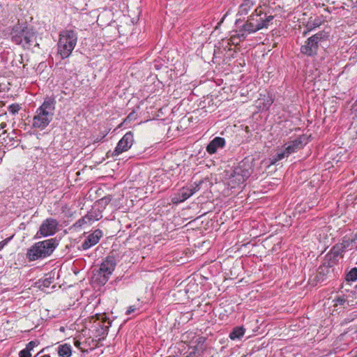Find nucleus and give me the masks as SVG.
<instances>
[{
	"label": "nucleus",
	"instance_id": "obj_9",
	"mask_svg": "<svg viewBox=\"0 0 357 357\" xmlns=\"http://www.w3.org/2000/svg\"><path fill=\"white\" fill-rule=\"evenodd\" d=\"M59 222L52 218L45 219L41 223L37 235L40 237H45L54 235L58 231Z\"/></svg>",
	"mask_w": 357,
	"mask_h": 357
},
{
	"label": "nucleus",
	"instance_id": "obj_16",
	"mask_svg": "<svg viewBox=\"0 0 357 357\" xmlns=\"http://www.w3.org/2000/svg\"><path fill=\"white\" fill-rule=\"evenodd\" d=\"M184 291L188 298H191L202 291V287L195 280H190Z\"/></svg>",
	"mask_w": 357,
	"mask_h": 357
},
{
	"label": "nucleus",
	"instance_id": "obj_4",
	"mask_svg": "<svg viewBox=\"0 0 357 357\" xmlns=\"http://www.w3.org/2000/svg\"><path fill=\"white\" fill-rule=\"evenodd\" d=\"M10 34L12 41L16 45H22L24 48H29L36 39L33 29L23 24L14 26Z\"/></svg>",
	"mask_w": 357,
	"mask_h": 357
},
{
	"label": "nucleus",
	"instance_id": "obj_13",
	"mask_svg": "<svg viewBox=\"0 0 357 357\" xmlns=\"http://www.w3.org/2000/svg\"><path fill=\"white\" fill-rule=\"evenodd\" d=\"M225 146V139L220 137H215L207 146V152L212 155L217 152L219 149H222Z\"/></svg>",
	"mask_w": 357,
	"mask_h": 357
},
{
	"label": "nucleus",
	"instance_id": "obj_3",
	"mask_svg": "<svg viewBox=\"0 0 357 357\" xmlns=\"http://www.w3.org/2000/svg\"><path fill=\"white\" fill-rule=\"evenodd\" d=\"M77 42V33L74 30L66 29L60 32L57 50L62 59L68 58L72 54Z\"/></svg>",
	"mask_w": 357,
	"mask_h": 357
},
{
	"label": "nucleus",
	"instance_id": "obj_36",
	"mask_svg": "<svg viewBox=\"0 0 357 357\" xmlns=\"http://www.w3.org/2000/svg\"><path fill=\"white\" fill-rule=\"evenodd\" d=\"M255 2H257V0H255Z\"/></svg>",
	"mask_w": 357,
	"mask_h": 357
},
{
	"label": "nucleus",
	"instance_id": "obj_25",
	"mask_svg": "<svg viewBox=\"0 0 357 357\" xmlns=\"http://www.w3.org/2000/svg\"><path fill=\"white\" fill-rule=\"evenodd\" d=\"M38 344V342H37V341H31L30 342H29L27 344L25 349H26L29 351H30L31 350H32Z\"/></svg>",
	"mask_w": 357,
	"mask_h": 357
},
{
	"label": "nucleus",
	"instance_id": "obj_1",
	"mask_svg": "<svg viewBox=\"0 0 357 357\" xmlns=\"http://www.w3.org/2000/svg\"><path fill=\"white\" fill-rule=\"evenodd\" d=\"M273 15H267L262 11L261 8H255V12L248 17L247 22L243 26V33L239 36L245 39L247 34L255 33L264 28H267L273 20Z\"/></svg>",
	"mask_w": 357,
	"mask_h": 357
},
{
	"label": "nucleus",
	"instance_id": "obj_20",
	"mask_svg": "<svg viewBox=\"0 0 357 357\" xmlns=\"http://www.w3.org/2000/svg\"><path fill=\"white\" fill-rule=\"evenodd\" d=\"M273 102V99L271 96H268L266 99L259 98L258 100V106L262 109H268Z\"/></svg>",
	"mask_w": 357,
	"mask_h": 357
},
{
	"label": "nucleus",
	"instance_id": "obj_23",
	"mask_svg": "<svg viewBox=\"0 0 357 357\" xmlns=\"http://www.w3.org/2000/svg\"><path fill=\"white\" fill-rule=\"evenodd\" d=\"M112 200V198L110 196L105 197L100 199H99L97 203L98 205H100L101 206H106Z\"/></svg>",
	"mask_w": 357,
	"mask_h": 357
},
{
	"label": "nucleus",
	"instance_id": "obj_6",
	"mask_svg": "<svg viewBox=\"0 0 357 357\" xmlns=\"http://www.w3.org/2000/svg\"><path fill=\"white\" fill-rule=\"evenodd\" d=\"M328 35L325 31H320L308 38L305 44L301 47V52L308 56L317 54L319 45L327 40Z\"/></svg>",
	"mask_w": 357,
	"mask_h": 357
},
{
	"label": "nucleus",
	"instance_id": "obj_31",
	"mask_svg": "<svg viewBox=\"0 0 357 357\" xmlns=\"http://www.w3.org/2000/svg\"><path fill=\"white\" fill-rule=\"evenodd\" d=\"M135 310V307H133V306H130V307L128 309L126 314H130V313L133 312Z\"/></svg>",
	"mask_w": 357,
	"mask_h": 357
},
{
	"label": "nucleus",
	"instance_id": "obj_30",
	"mask_svg": "<svg viewBox=\"0 0 357 357\" xmlns=\"http://www.w3.org/2000/svg\"><path fill=\"white\" fill-rule=\"evenodd\" d=\"M317 203H318L317 198L315 197V199L311 202V205L308 206V208L310 209V208H312L313 206L317 205Z\"/></svg>",
	"mask_w": 357,
	"mask_h": 357
},
{
	"label": "nucleus",
	"instance_id": "obj_12",
	"mask_svg": "<svg viewBox=\"0 0 357 357\" xmlns=\"http://www.w3.org/2000/svg\"><path fill=\"white\" fill-rule=\"evenodd\" d=\"M133 142V134L131 132H126L118 142L114 150V153L116 155H119L123 152L128 151L132 146Z\"/></svg>",
	"mask_w": 357,
	"mask_h": 357
},
{
	"label": "nucleus",
	"instance_id": "obj_2",
	"mask_svg": "<svg viewBox=\"0 0 357 357\" xmlns=\"http://www.w3.org/2000/svg\"><path fill=\"white\" fill-rule=\"evenodd\" d=\"M55 104L54 98L50 97L45 98L43 104L36 109L33 118V128L43 130L49 125L54 114Z\"/></svg>",
	"mask_w": 357,
	"mask_h": 357
},
{
	"label": "nucleus",
	"instance_id": "obj_11",
	"mask_svg": "<svg viewBox=\"0 0 357 357\" xmlns=\"http://www.w3.org/2000/svg\"><path fill=\"white\" fill-rule=\"evenodd\" d=\"M202 182V181H200L199 183H195V185L190 188H183L180 192L174 195L172 198V202L178 204L190 197L194 193L199 190V185Z\"/></svg>",
	"mask_w": 357,
	"mask_h": 357
},
{
	"label": "nucleus",
	"instance_id": "obj_34",
	"mask_svg": "<svg viewBox=\"0 0 357 357\" xmlns=\"http://www.w3.org/2000/svg\"><path fill=\"white\" fill-rule=\"evenodd\" d=\"M74 344H75V346L76 347H77V348H79V346H80V344H81V343H80V342H79V340H76V341H75V343H74Z\"/></svg>",
	"mask_w": 357,
	"mask_h": 357
},
{
	"label": "nucleus",
	"instance_id": "obj_8",
	"mask_svg": "<svg viewBox=\"0 0 357 357\" xmlns=\"http://www.w3.org/2000/svg\"><path fill=\"white\" fill-rule=\"evenodd\" d=\"M206 338L203 336H194L188 343V354L185 357H197L202 354L204 349Z\"/></svg>",
	"mask_w": 357,
	"mask_h": 357
},
{
	"label": "nucleus",
	"instance_id": "obj_35",
	"mask_svg": "<svg viewBox=\"0 0 357 357\" xmlns=\"http://www.w3.org/2000/svg\"><path fill=\"white\" fill-rule=\"evenodd\" d=\"M307 31H310L312 29V26L310 23H307Z\"/></svg>",
	"mask_w": 357,
	"mask_h": 357
},
{
	"label": "nucleus",
	"instance_id": "obj_28",
	"mask_svg": "<svg viewBox=\"0 0 357 357\" xmlns=\"http://www.w3.org/2000/svg\"><path fill=\"white\" fill-rule=\"evenodd\" d=\"M10 239V238H8L3 240V241L0 242V250H1L3 248V247L8 243Z\"/></svg>",
	"mask_w": 357,
	"mask_h": 357
},
{
	"label": "nucleus",
	"instance_id": "obj_27",
	"mask_svg": "<svg viewBox=\"0 0 357 357\" xmlns=\"http://www.w3.org/2000/svg\"><path fill=\"white\" fill-rule=\"evenodd\" d=\"M345 301H346L344 299L341 298H337L336 300L334 301V302H335L334 305L335 306L343 305L344 304Z\"/></svg>",
	"mask_w": 357,
	"mask_h": 357
},
{
	"label": "nucleus",
	"instance_id": "obj_26",
	"mask_svg": "<svg viewBox=\"0 0 357 357\" xmlns=\"http://www.w3.org/2000/svg\"><path fill=\"white\" fill-rule=\"evenodd\" d=\"M20 357H31V355L30 351L24 349L20 352Z\"/></svg>",
	"mask_w": 357,
	"mask_h": 357
},
{
	"label": "nucleus",
	"instance_id": "obj_33",
	"mask_svg": "<svg viewBox=\"0 0 357 357\" xmlns=\"http://www.w3.org/2000/svg\"><path fill=\"white\" fill-rule=\"evenodd\" d=\"M6 127V123L2 122L0 123V130H3Z\"/></svg>",
	"mask_w": 357,
	"mask_h": 357
},
{
	"label": "nucleus",
	"instance_id": "obj_10",
	"mask_svg": "<svg viewBox=\"0 0 357 357\" xmlns=\"http://www.w3.org/2000/svg\"><path fill=\"white\" fill-rule=\"evenodd\" d=\"M307 142V138L305 136L300 137L293 141L288 142L283 146L282 152L278 153L277 156H284V155L294 153L298 150L303 149Z\"/></svg>",
	"mask_w": 357,
	"mask_h": 357
},
{
	"label": "nucleus",
	"instance_id": "obj_18",
	"mask_svg": "<svg viewBox=\"0 0 357 357\" xmlns=\"http://www.w3.org/2000/svg\"><path fill=\"white\" fill-rule=\"evenodd\" d=\"M255 4V0H243L242 3L239 5L237 15L240 16L247 15Z\"/></svg>",
	"mask_w": 357,
	"mask_h": 357
},
{
	"label": "nucleus",
	"instance_id": "obj_7",
	"mask_svg": "<svg viewBox=\"0 0 357 357\" xmlns=\"http://www.w3.org/2000/svg\"><path fill=\"white\" fill-rule=\"evenodd\" d=\"M116 267V260L113 257H107L100 264V268L93 275V280L100 284H104L108 280Z\"/></svg>",
	"mask_w": 357,
	"mask_h": 357
},
{
	"label": "nucleus",
	"instance_id": "obj_24",
	"mask_svg": "<svg viewBox=\"0 0 357 357\" xmlns=\"http://www.w3.org/2000/svg\"><path fill=\"white\" fill-rule=\"evenodd\" d=\"M20 109V107L18 104H12L9 105L8 110L10 113L15 115L18 113Z\"/></svg>",
	"mask_w": 357,
	"mask_h": 357
},
{
	"label": "nucleus",
	"instance_id": "obj_32",
	"mask_svg": "<svg viewBox=\"0 0 357 357\" xmlns=\"http://www.w3.org/2000/svg\"><path fill=\"white\" fill-rule=\"evenodd\" d=\"M90 220V218H88V217H84L82 220H79V221L78 222V223H79V225L81 226V225H82V224H81L82 222H86V220Z\"/></svg>",
	"mask_w": 357,
	"mask_h": 357
},
{
	"label": "nucleus",
	"instance_id": "obj_14",
	"mask_svg": "<svg viewBox=\"0 0 357 357\" xmlns=\"http://www.w3.org/2000/svg\"><path fill=\"white\" fill-rule=\"evenodd\" d=\"M90 321H93L94 323L98 321V325L101 327L102 330V333L106 332L111 326L110 321L107 320L105 314H96L95 316L91 317Z\"/></svg>",
	"mask_w": 357,
	"mask_h": 357
},
{
	"label": "nucleus",
	"instance_id": "obj_17",
	"mask_svg": "<svg viewBox=\"0 0 357 357\" xmlns=\"http://www.w3.org/2000/svg\"><path fill=\"white\" fill-rule=\"evenodd\" d=\"M102 236V231L100 230H96L93 233L88 236V238L82 244V248L84 250L89 248L91 246L97 244Z\"/></svg>",
	"mask_w": 357,
	"mask_h": 357
},
{
	"label": "nucleus",
	"instance_id": "obj_22",
	"mask_svg": "<svg viewBox=\"0 0 357 357\" xmlns=\"http://www.w3.org/2000/svg\"><path fill=\"white\" fill-rule=\"evenodd\" d=\"M357 280V268H352L349 273L347 275V280L355 281Z\"/></svg>",
	"mask_w": 357,
	"mask_h": 357
},
{
	"label": "nucleus",
	"instance_id": "obj_29",
	"mask_svg": "<svg viewBox=\"0 0 357 357\" xmlns=\"http://www.w3.org/2000/svg\"><path fill=\"white\" fill-rule=\"evenodd\" d=\"M135 114L134 112H131L129 114V115L127 116L126 120L128 121H132L135 119Z\"/></svg>",
	"mask_w": 357,
	"mask_h": 357
},
{
	"label": "nucleus",
	"instance_id": "obj_21",
	"mask_svg": "<svg viewBox=\"0 0 357 357\" xmlns=\"http://www.w3.org/2000/svg\"><path fill=\"white\" fill-rule=\"evenodd\" d=\"M58 352L62 357H70L72 354L70 346L67 344L59 346Z\"/></svg>",
	"mask_w": 357,
	"mask_h": 357
},
{
	"label": "nucleus",
	"instance_id": "obj_15",
	"mask_svg": "<svg viewBox=\"0 0 357 357\" xmlns=\"http://www.w3.org/2000/svg\"><path fill=\"white\" fill-rule=\"evenodd\" d=\"M240 169H236L229 178L228 185L234 188L243 183L245 181V177L241 172Z\"/></svg>",
	"mask_w": 357,
	"mask_h": 357
},
{
	"label": "nucleus",
	"instance_id": "obj_5",
	"mask_svg": "<svg viewBox=\"0 0 357 357\" xmlns=\"http://www.w3.org/2000/svg\"><path fill=\"white\" fill-rule=\"evenodd\" d=\"M56 247V241L50 238L36 243L27 252V257L31 261L44 258L50 255Z\"/></svg>",
	"mask_w": 357,
	"mask_h": 357
},
{
	"label": "nucleus",
	"instance_id": "obj_19",
	"mask_svg": "<svg viewBox=\"0 0 357 357\" xmlns=\"http://www.w3.org/2000/svg\"><path fill=\"white\" fill-rule=\"evenodd\" d=\"M245 332V328L243 326H237L233 328L229 334V338L232 340L241 338Z\"/></svg>",
	"mask_w": 357,
	"mask_h": 357
}]
</instances>
